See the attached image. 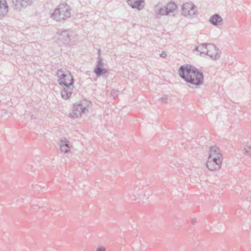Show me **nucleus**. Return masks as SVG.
Listing matches in <instances>:
<instances>
[{
  "mask_svg": "<svg viewBox=\"0 0 251 251\" xmlns=\"http://www.w3.org/2000/svg\"><path fill=\"white\" fill-rule=\"evenodd\" d=\"M56 75L58 83L61 86L68 85L71 81H72V84L74 83L75 80L73 76L70 71L66 69H61L58 70Z\"/></svg>",
  "mask_w": 251,
  "mask_h": 251,
  "instance_id": "obj_3",
  "label": "nucleus"
},
{
  "mask_svg": "<svg viewBox=\"0 0 251 251\" xmlns=\"http://www.w3.org/2000/svg\"><path fill=\"white\" fill-rule=\"evenodd\" d=\"M127 2L132 8L141 10L144 7L142 5L144 0H127Z\"/></svg>",
  "mask_w": 251,
  "mask_h": 251,
  "instance_id": "obj_12",
  "label": "nucleus"
},
{
  "mask_svg": "<svg viewBox=\"0 0 251 251\" xmlns=\"http://www.w3.org/2000/svg\"><path fill=\"white\" fill-rule=\"evenodd\" d=\"M163 4L161 2H158L154 7V11L155 15L158 17V14L160 11L161 8H162Z\"/></svg>",
  "mask_w": 251,
  "mask_h": 251,
  "instance_id": "obj_18",
  "label": "nucleus"
},
{
  "mask_svg": "<svg viewBox=\"0 0 251 251\" xmlns=\"http://www.w3.org/2000/svg\"><path fill=\"white\" fill-rule=\"evenodd\" d=\"M59 146L61 152L67 153L70 151L71 149L70 143L66 138L60 140Z\"/></svg>",
  "mask_w": 251,
  "mask_h": 251,
  "instance_id": "obj_10",
  "label": "nucleus"
},
{
  "mask_svg": "<svg viewBox=\"0 0 251 251\" xmlns=\"http://www.w3.org/2000/svg\"><path fill=\"white\" fill-rule=\"evenodd\" d=\"M61 86V94L62 98L66 100L69 99L72 96L73 90L74 88V84H72V81L69 82L68 85H64Z\"/></svg>",
  "mask_w": 251,
  "mask_h": 251,
  "instance_id": "obj_7",
  "label": "nucleus"
},
{
  "mask_svg": "<svg viewBox=\"0 0 251 251\" xmlns=\"http://www.w3.org/2000/svg\"><path fill=\"white\" fill-rule=\"evenodd\" d=\"M106 69L103 68V63L101 58H99L97 62L96 68L94 70V73L97 76H100L106 73Z\"/></svg>",
  "mask_w": 251,
  "mask_h": 251,
  "instance_id": "obj_9",
  "label": "nucleus"
},
{
  "mask_svg": "<svg viewBox=\"0 0 251 251\" xmlns=\"http://www.w3.org/2000/svg\"><path fill=\"white\" fill-rule=\"evenodd\" d=\"M210 155H212V157L215 158H223L220 149L216 146L210 148L208 156Z\"/></svg>",
  "mask_w": 251,
  "mask_h": 251,
  "instance_id": "obj_13",
  "label": "nucleus"
},
{
  "mask_svg": "<svg viewBox=\"0 0 251 251\" xmlns=\"http://www.w3.org/2000/svg\"><path fill=\"white\" fill-rule=\"evenodd\" d=\"M196 222V219H192L191 220V223L192 224H195V223Z\"/></svg>",
  "mask_w": 251,
  "mask_h": 251,
  "instance_id": "obj_26",
  "label": "nucleus"
},
{
  "mask_svg": "<svg viewBox=\"0 0 251 251\" xmlns=\"http://www.w3.org/2000/svg\"><path fill=\"white\" fill-rule=\"evenodd\" d=\"M178 73L180 77L189 84V87L197 88L203 82L202 73L191 65L181 66L179 68Z\"/></svg>",
  "mask_w": 251,
  "mask_h": 251,
  "instance_id": "obj_1",
  "label": "nucleus"
},
{
  "mask_svg": "<svg viewBox=\"0 0 251 251\" xmlns=\"http://www.w3.org/2000/svg\"><path fill=\"white\" fill-rule=\"evenodd\" d=\"M28 115H29V116L31 117V118H33V115L31 113V112H29L28 113Z\"/></svg>",
  "mask_w": 251,
  "mask_h": 251,
  "instance_id": "obj_27",
  "label": "nucleus"
},
{
  "mask_svg": "<svg viewBox=\"0 0 251 251\" xmlns=\"http://www.w3.org/2000/svg\"><path fill=\"white\" fill-rule=\"evenodd\" d=\"M96 251H106V249L104 247H99L97 249Z\"/></svg>",
  "mask_w": 251,
  "mask_h": 251,
  "instance_id": "obj_24",
  "label": "nucleus"
},
{
  "mask_svg": "<svg viewBox=\"0 0 251 251\" xmlns=\"http://www.w3.org/2000/svg\"><path fill=\"white\" fill-rule=\"evenodd\" d=\"M206 55L209 56L213 60H217L220 57V53L218 49H217L214 45L212 44H208L207 45V50Z\"/></svg>",
  "mask_w": 251,
  "mask_h": 251,
  "instance_id": "obj_8",
  "label": "nucleus"
},
{
  "mask_svg": "<svg viewBox=\"0 0 251 251\" xmlns=\"http://www.w3.org/2000/svg\"><path fill=\"white\" fill-rule=\"evenodd\" d=\"M168 13L166 9L165 6H162V8H161L160 11L159 12L158 14V17L159 16H162L164 15H168Z\"/></svg>",
  "mask_w": 251,
  "mask_h": 251,
  "instance_id": "obj_21",
  "label": "nucleus"
},
{
  "mask_svg": "<svg viewBox=\"0 0 251 251\" xmlns=\"http://www.w3.org/2000/svg\"><path fill=\"white\" fill-rule=\"evenodd\" d=\"M222 20V18L219 14H215L210 18L209 21L212 25L218 26L221 25Z\"/></svg>",
  "mask_w": 251,
  "mask_h": 251,
  "instance_id": "obj_15",
  "label": "nucleus"
},
{
  "mask_svg": "<svg viewBox=\"0 0 251 251\" xmlns=\"http://www.w3.org/2000/svg\"><path fill=\"white\" fill-rule=\"evenodd\" d=\"M12 2L14 5V8L16 10H20L21 9V0H13Z\"/></svg>",
  "mask_w": 251,
  "mask_h": 251,
  "instance_id": "obj_19",
  "label": "nucleus"
},
{
  "mask_svg": "<svg viewBox=\"0 0 251 251\" xmlns=\"http://www.w3.org/2000/svg\"><path fill=\"white\" fill-rule=\"evenodd\" d=\"M197 11V7L191 2L184 3L181 7V14L185 17L193 16Z\"/></svg>",
  "mask_w": 251,
  "mask_h": 251,
  "instance_id": "obj_4",
  "label": "nucleus"
},
{
  "mask_svg": "<svg viewBox=\"0 0 251 251\" xmlns=\"http://www.w3.org/2000/svg\"><path fill=\"white\" fill-rule=\"evenodd\" d=\"M57 34L59 36V39L63 40L64 44H69L70 35L67 30H58Z\"/></svg>",
  "mask_w": 251,
  "mask_h": 251,
  "instance_id": "obj_11",
  "label": "nucleus"
},
{
  "mask_svg": "<svg viewBox=\"0 0 251 251\" xmlns=\"http://www.w3.org/2000/svg\"><path fill=\"white\" fill-rule=\"evenodd\" d=\"M251 150V148L250 146H246L243 150L244 153L248 155L250 152V150Z\"/></svg>",
  "mask_w": 251,
  "mask_h": 251,
  "instance_id": "obj_22",
  "label": "nucleus"
},
{
  "mask_svg": "<svg viewBox=\"0 0 251 251\" xmlns=\"http://www.w3.org/2000/svg\"><path fill=\"white\" fill-rule=\"evenodd\" d=\"M165 7L168 14L169 15L176 10L177 6L174 2L171 1L166 5Z\"/></svg>",
  "mask_w": 251,
  "mask_h": 251,
  "instance_id": "obj_17",
  "label": "nucleus"
},
{
  "mask_svg": "<svg viewBox=\"0 0 251 251\" xmlns=\"http://www.w3.org/2000/svg\"><path fill=\"white\" fill-rule=\"evenodd\" d=\"M70 6L67 4H60L55 9L53 13L51 15V17L56 21H64L70 17Z\"/></svg>",
  "mask_w": 251,
  "mask_h": 251,
  "instance_id": "obj_2",
  "label": "nucleus"
},
{
  "mask_svg": "<svg viewBox=\"0 0 251 251\" xmlns=\"http://www.w3.org/2000/svg\"><path fill=\"white\" fill-rule=\"evenodd\" d=\"M162 101H166L168 100V98L166 96L163 97L160 99Z\"/></svg>",
  "mask_w": 251,
  "mask_h": 251,
  "instance_id": "obj_25",
  "label": "nucleus"
},
{
  "mask_svg": "<svg viewBox=\"0 0 251 251\" xmlns=\"http://www.w3.org/2000/svg\"><path fill=\"white\" fill-rule=\"evenodd\" d=\"M86 111H87L86 106L81 103H75L74 105L73 112L70 114V116L72 118H76L81 116Z\"/></svg>",
  "mask_w": 251,
  "mask_h": 251,
  "instance_id": "obj_6",
  "label": "nucleus"
},
{
  "mask_svg": "<svg viewBox=\"0 0 251 251\" xmlns=\"http://www.w3.org/2000/svg\"><path fill=\"white\" fill-rule=\"evenodd\" d=\"M32 3L31 0H21V9L25 8L27 6L30 5Z\"/></svg>",
  "mask_w": 251,
  "mask_h": 251,
  "instance_id": "obj_20",
  "label": "nucleus"
},
{
  "mask_svg": "<svg viewBox=\"0 0 251 251\" xmlns=\"http://www.w3.org/2000/svg\"><path fill=\"white\" fill-rule=\"evenodd\" d=\"M160 56L161 57L165 58L167 56V53L165 51H162Z\"/></svg>",
  "mask_w": 251,
  "mask_h": 251,
  "instance_id": "obj_23",
  "label": "nucleus"
},
{
  "mask_svg": "<svg viewBox=\"0 0 251 251\" xmlns=\"http://www.w3.org/2000/svg\"><path fill=\"white\" fill-rule=\"evenodd\" d=\"M223 158L213 157L212 155L208 156L206 166L210 171H215L221 168Z\"/></svg>",
  "mask_w": 251,
  "mask_h": 251,
  "instance_id": "obj_5",
  "label": "nucleus"
},
{
  "mask_svg": "<svg viewBox=\"0 0 251 251\" xmlns=\"http://www.w3.org/2000/svg\"><path fill=\"white\" fill-rule=\"evenodd\" d=\"M8 6L5 0H0V19L3 18L8 12Z\"/></svg>",
  "mask_w": 251,
  "mask_h": 251,
  "instance_id": "obj_16",
  "label": "nucleus"
},
{
  "mask_svg": "<svg viewBox=\"0 0 251 251\" xmlns=\"http://www.w3.org/2000/svg\"><path fill=\"white\" fill-rule=\"evenodd\" d=\"M207 45L206 44H202L196 47L194 50L195 53L198 54V52H200V55L201 56L205 55L207 50Z\"/></svg>",
  "mask_w": 251,
  "mask_h": 251,
  "instance_id": "obj_14",
  "label": "nucleus"
}]
</instances>
